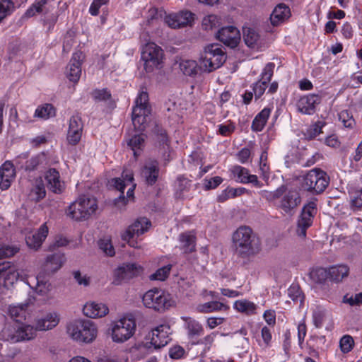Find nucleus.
Returning <instances> with one entry per match:
<instances>
[{"mask_svg":"<svg viewBox=\"0 0 362 362\" xmlns=\"http://www.w3.org/2000/svg\"><path fill=\"white\" fill-rule=\"evenodd\" d=\"M145 136L143 134L134 135L128 141V146L134 153V157H137V151L140 150L144 145Z\"/></svg>","mask_w":362,"mask_h":362,"instance_id":"603ef678","label":"nucleus"},{"mask_svg":"<svg viewBox=\"0 0 362 362\" xmlns=\"http://www.w3.org/2000/svg\"><path fill=\"white\" fill-rule=\"evenodd\" d=\"M317 214V199H311L305 204L298 221L296 229L297 235L300 238H305L307 229L312 225L313 219Z\"/></svg>","mask_w":362,"mask_h":362,"instance_id":"ddd939ff","label":"nucleus"},{"mask_svg":"<svg viewBox=\"0 0 362 362\" xmlns=\"http://www.w3.org/2000/svg\"><path fill=\"white\" fill-rule=\"evenodd\" d=\"M66 258L64 254L57 252L48 255L43 264V272L46 274H52L58 271L65 263Z\"/></svg>","mask_w":362,"mask_h":362,"instance_id":"a878e982","label":"nucleus"},{"mask_svg":"<svg viewBox=\"0 0 362 362\" xmlns=\"http://www.w3.org/2000/svg\"><path fill=\"white\" fill-rule=\"evenodd\" d=\"M231 248L238 257L248 259L260 252L261 241L250 227L241 226L232 234Z\"/></svg>","mask_w":362,"mask_h":362,"instance_id":"f257e3e1","label":"nucleus"},{"mask_svg":"<svg viewBox=\"0 0 362 362\" xmlns=\"http://www.w3.org/2000/svg\"><path fill=\"white\" fill-rule=\"evenodd\" d=\"M100 249L107 256L112 257L115 252L110 240L107 238L100 239L98 242Z\"/></svg>","mask_w":362,"mask_h":362,"instance_id":"e2e57ef3","label":"nucleus"},{"mask_svg":"<svg viewBox=\"0 0 362 362\" xmlns=\"http://www.w3.org/2000/svg\"><path fill=\"white\" fill-rule=\"evenodd\" d=\"M142 110L140 107H134L132 110V123L134 128L139 132L145 129L146 117L149 115L143 114Z\"/></svg>","mask_w":362,"mask_h":362,"instance_id":"ea45409f","label":"nucleus"},{"mask_svg":"<svg viewBox=\"0 0 362 362\" xmlns=\"http://www.w3.org/2000/svg\"><path fill=\"white\" fill-rule=\"evenodd\" d=\"M191 187V181L183 176H179L176 181V197L184 199L187 197L186 193L189 192Z\"/></svg>","mask_w":362,"mask_h":362,"instance_id":"37998d69","label":"nucleus"},{"mask_svg":"<svg viewBox=\"0 0 362 362\" xmlns=\"http://www.w3.org/2000/svg\"><path fill=\"white\" fill-rule=\"evenodd\" d=\"M233 308L240 313L247 315H252L257 313V305L253 302L243 299L236 300L233 304Z\"/></svg>","mask_w":362,"mask_h":362,"instance_id":"4c0bfd02","label":"nucleus"},{"mask_svg":"<svg viewBox=\"0 0 362 362\" xmlns=\"http://www.w3.org/2000/svg\"><path fill=\"white\" fill-rule=\"evenodd\" d=\"M143 272V267L136 263L122 264L114 271V283L121 284L138 276Z\"/></svg>","mask_w":362,"mask_h":362,"instance_id":"2eb2a0df","label":"nucleus"},{"mask_svg":"<svg viewBox=\"0 0 362 362\" xmlns=\"http://www.w3.org/2000/svg\"><path fill=\"white\" fill-rule=\"evenodd\" d=\"M329 279L339 282L346 277L349 273V268L344 264L334 266L329 268Z\"/></svg>","mask_w":362,"mask_h":362,"instance_id":"a19ab883","label":"nucleus"},{"mask_svg":"<svg viewBox=\"0 0 362 362\" xmlns=\"http://www.w3.org/2000/svg\"><path fill=\"white\" fill-rule=\"evenodd\" d=\"M221 24L220 17L215 14H209L203 18L202 28L206 31L214 30L218 29Z\"/></svg>","mask_w":362,"mask_h":362,"instance_id":"79ce46f5","label":"nucleus"},{"mask_svg":"<svg viewBox=\"0 0 362 362\" xmlns=\"http://www.w3.org/2000/svg\"><path fill=\"white\" fill-rule=\"evenodd\" d=\"M231 172L236 181L240 183L247 184L252 183L254 186L260 188L262 187L261 183L255 175L249 173V170L240 165H235L231 169Z\"/></svg>","mask_w":362,"mask_h":362,"instance_id":"4be33fe9","label":"nucleus"},{"mask_svg":"<svg viewBox=\"0 0 362 362\" xmlns=\"http://www.w3.org/2000/svg\"><path fill=\"white\" fill-rule=\"evenodd\" d=\"M288 296L292 300L299 301L300 305L303 302L304 296L298 285L292 284L290 286L288 289Z\"/></svg>","mask_w":362,"mask_h":362,"instance_id":"13d9d810","label":"nucleus"},{"mask_svg":"<svg viewBox=\"0 0 362 362\" xmlns=\"http://www.w3.org/2000/svg\"><path fill=\"white\" fill-rule=\"evenodd\" d=\"M59 322V315L55 312L45 314L35 320V329L46 331L55 327Z\"/></svg>","mask_w":362,"mask_h":362,"instance_id":"c85d7f7f","label":"nucleus"},{"mask_svg":"<svg viewBox=\"0 0 362 362\" xmlns=\"http://www.w3.org/2000/svg\"><path fill=\"white\" fill-rule=\"evenodd\" d=\"M331 320L328 310L321 306H316L313 311V322L316 328H321L327 320Z\"/></svg>","mask_w":362,"mask_h":362,"instance_id":"c9c22d12","label":"nucleus"},{"mask_svg":"<svg viewBox=\"0 0 362 362\" xmlns=\"http://www.w3.org/2000/svg\"><path fill=\"white\" fill-rule=\"evenodd\" d=\"M151 221L145 217L137 218L127 230L122 234V238L133 247H136V243L133 240L134 237H139L146 232L151 227Z\"/></svg>","mask_w":362,"mask_h":362,"instance_id":"4468645a","label":"nucleus"},{"mask_svg":"<svg viewBox=\"0 0 362 362\" xmlns=\"http://www.w3.org/2000/svg\"><path fill=\"white\" fill-rule=\"evenodd\" d=\"M194 20V14L189 11H182L177 13L167 16L165 22L172 28H180L192 25Z\"/></svg>","mask_w":362,"mask_h":362,"instance_id":"f3484780","label":"nucleus"},{"mask_svg":"<svg viewBox=\"0 0 362 362\" xmlns=\"http://www.w3.org/2000/svg\"><path fill=\"white\" fill-rule=\"evenodd\" d=\"M322 96L319 94H308L301 97L296 103L298 110L305 115H313L315 107L321 103Z\"/></svg>","mask_w":362,"mask_h":362,"instance_id":"6ab92c4d","label":"nucleus"},{"mask_svg":"<svg viewBox=\"0 0 362 362\" xmlns=\"http://www.w3.org/2000/svg\"><path fill=\"white\" fill-rule=\"evenodd\" d=\"M272 112V108L264 107L258 113L252 121L251 128L254 132H261L265 124Z\"/></svg>","mask_w":362,"mask_h":362,"instance_id":"e433bc0d","label":"nucleus"},{"mask_svg":"<svg viewBox=\"0 0 362 362\" xmlns=\"http://www.w3.org/2000/svg\"><path fill=\"white\" fill-rule=\"evenodd\" d=\"M91 95L93 98L97 102H105L111 98V93L106 88L101 90L96 89L92 92Z\"/></svg>","mask_w":362,"mask_h":362,"instance_id":"0e129e2a","label":"nucleus"},{"mask_svg":"<svg viewBox=\"0 0 362 362\" xmlns=\"http://www.w3.org/2000/svg\"><path fill=\"white\" fill-rule=\"evenodd\" d=\"M354 344V339L351 336L342 337L339 341L341 351L344 354L349 353L353 349Z\"/></svg>","mask_w":362,"mask_h":362,"instance_id":"69168bd1","label":"nucleus"},{"mask_svg":"<svg viewBox=\"0 0 362 362\" xmlns=\"http://www.w3.org/2000/svg\"><path fill=\"white\" fill-rule=\"evenodd\" d=\"M16 177L13 164L6 161L0 167V188L1 190L8 189Z\"/></svg>","mask_w":362,"mask_h":362,"instance_id":"393cba45","label":"nucleus"},{"mask_svg":"<svg viewBox=\"0 0 362 362\" xmlns=\"http://www.w3.org/2000/svg\"><path fill=\"white\" fill-rule=\"evenodd\" d=\"M46 195V189L42 177H37L33 180L28 194L29 198L37 202L44 199Z\"/></svg>","mask_w":362,"mask_h":362,"instance_id":"473e14b6","label":"nucleus"},{"mask_svg":"<svg viewBox=\"0 0 362 362\" xmlns=\"http://www.w3.org/2000/svg\"><path fill=\"white\" fill-rule=\"evenodd\" d=\"M325 124L324 121H317L306 129L305 136L309 139L316 137L322 133V129Z\"/></svg>","mask_w":362,"mask_h":362,"instance_id":"864d4df0","label":"nucleus"},{"mask_svg":"<svg viewBox=\"0 0 362 362\" xmlns=\"http://www.w3.org/2000/svg\"><path fill=\"white\" fill-rule=\"evenodd\" d=\"M135 329L136 323L132 318L122 317L115 320L111 325L112 339L116 343H123L133 336Z\"/></svg>","mask_w":362,"mask_h":362,"instance_id":"0eeeda50","label":"nucleus"},{"mask_svg":"<svg viewBox=\"0 0 362 362\" xmlns=\"http://www.w3.org/2000/svg\"><path fill=\"white\" fill-rule=\"evenodd\" d=\"M34 115L40 119H47L55 115V109L52 105L47 103L39 106L35 110Z\"/></svg>","mask_w":362,"mask_h":362,"instance_id":"a18cd8bd","label":"nucleus"},{"mask_svg":"<svg viewBox=\"0 0 362 362\" xmlns=\"http://www.w3.org/2000/svg\"><path fill=\"white\" fill-rule=\"evenodd\" d=\"M329 182V177L325 171L314 168L305 175L303 187L309 192L320 194L325 191Z\"/></svg>","mask_w":362,"mask_h":362,"instance_id":"6e6552de","label":"nucleus"},{"mask_svg":"<svg viewBox=\"0 0 362 362\" xmlns=\"http://www.w3.org/2000/svg\"><path fill=\"white\" fill-rule=\"evenodd\" d=\"M291 16L288 6L284 4H278L270 15V21L272 25L278 26L284 23Z\"/></svg>","mask_w":362,"mask_h":362,"instance_id":"7c9ffc66","label":"nucleus"},{"mask_svg":"<svg viewBox=\"0 0 362 362\" xmlns=\"http://www.w3.org/2000/svg\"><path fill=\"white\" fill-rule=\"evenodd\" d=\"M26 308L27 305L25 304L10 305L8 314L13 320L20 322L25 317Z\"/></svg>","mask_w":362,"mask_h":362,"instance_id":"c03bdc74","label":"nucleus"},{"mask_svg":"<svg viewBox=\"0 0 362 362\" xmlns=\"http://www.w3.org/2000/svg\"><path fill=\"white\" fill-rule=\"evenodd\" d=\"M159 175V166L156 160L146 162L141 171V176L148 185H154Z\"/></svg>","mask_w":362,"mask_h":362,"instance_id":"bb28decb","label":"nucleus"},{"mask_svg":"<svg viewBox=\"0 0 362 362\" xmlns=\"http://www.w3.org/2000/svg\"><path fill=\"white\" fill-rule=\"evenodd\" d=\"M171 265L168 264L161 268H159L155 273L150 276L151 280L164 281L170 274Z\"/></svg>","mask_w":362,"mask_h":362,"instance_id":"052dcab7","label":"nucleus"},{"mask_svg":"<svg viewBox=\"0 0 362 362\" xmlns=\"http://www.w3.org/2000/svg\"><path fill=\"white\" fill-rule=\"evenodd\" d=\"M351 207L353 210L362 209V189L355 192L351 196Z\"/></svg>","mask_w":362,"mask_h":362,"instance_id":"338daca9","label":"nucleus"},{"mask_svg":"<svg viewBox=\"0 0 362 362\" xmlns=\"http://www.w3.org/2000/svg\"><path fill=\"white\" fill-rule=\"evenodd\" d=\"M285 192L286 186L281 185L274 191L262 190L259 194L268 202H274V200L281 198Z\"/></svg>","mask_w":362,"mask_h":362,"instance_id":"09e8293b","label":"nucleus"},{"mask_svg":"<svg viewBox=\"0 0 362 362\" xmlns=\"http://www.w3.org/2000/svg\"><path fill=\"white\" fill-rule=\"evenodd\" d=\"M98 209L95 198L89 196L79 197L66 209V215L76 221L88 219Z\"/></svg>","mask_w":362,"mask_h":362,"instance_id":"7ed1b4c3","label":"nucleus"},{"mask_svg":"<svg viewBox=\"0 0 362 362\" xmlns=\"http://www.w3.org/2000/svg\"><path fill=\"white\" fill-rule=\"evenodd\" d=\"M13 10V3L11 0L0 1V23Z\"/></svg>","mask_w":362,"mask_h":362,"instance_id":"bf43d9fd","label":"nucleus"},{"mask_svg":"<svg viewBox=\"0 0 362 362\" xmlns=\"http://www.w3.org/2000/svg\"><path fill=\"white\" fill-rule=\"evenodd\" d=\"M136 105L134 107H140L143 111V114H150V108L148 106V95L146 91H141L136 98Z\"/></svg>","mask_w":362,"mask_h":362,"instance_id":"3c124183","label":"nucleus"},{"mask_svg":"<svg viewBox=\"0 0 362 362\" xmlns=\"http://www.w3.org/2000/svg\"><path fill=\"white\" fill-rule=\"evenodd\" d=\"M35 327L29 325H22L16 328L4 327L0 332V339L17 343L25 340H30L35 337Z\"/></svg>","mask_w":362,"mask_h":362,"instance_id":"1a4fd4ad","label":"nucleus"},{"mask_svg":"<svg viewBox=\"0 0 362 362\" xmlns=\"http://www.w3.org/2000/svg\"><path fill=\"white\" fill-rule=\"evenodd\" d=\"M281 197L278 207L287 214H292L301 202L299 192L296 189L287 190L286 187L285 193Z\"/></svg>","mask_w":362,"mask_h":362,"instance_id":"dca6fc26","label":"nucleus"},{"mask_svg":"<svg viewBox=\"0 0 362 362\" xmlns=\"http://www.w3.org/2000/svg\"><path fill=\"white\" fill-rule=\"evenodd\" d=\"M45 178L47 183V187L55 194L62 193L65 184L61 179L60 174L55 168H49L45 175Z\"/></svg>","mask_w":362,"mask_h":362,"instance_id":"5701e85b","label":"nucleus"},{"mask_svg":"<svg viewBox=\"0 0 362 362\" xmlns=\"http://www.w3.org/2000/svg\"><path fill=\"white\" fill-rule=\"evenodd\" d=\"M83 123L81 117L76 114L71 117L67 132V141L69 144H77L81 138Z\"/></svg>","mask_w":362,"mask_h":362,"instance_id":"412c9836","label":"nucleus"},{"mask_svg":"<svg viewBox=\"0 0 362 362\" xmlns=\"http://www.w3.org/2000/svg\"><path fill=\"white\" fill-rule=\"evenodd\" d=\"M339 119L346 128L353 129L355 125L353 115L346 110H342L339 113Z\"/></svg>","mask_w":362,"mask_h":362,"instance_id":"4d7b16f0","label":"nucleus"},{"mask_svg":"<svg viewBox=\"0 0 362 362\" xmlns=\"http://www.w3.org/2000/svg\"><path fill=\"white\" fill-rule=\"evenodd\" d=\"M83 54L80 52L73 54L70 62L66 68V76L72 82L76 83L81 74V60Z\"/></svg>","mask_w":362,"mask_h":362,"instance_id":"b1692460","label":"nucleus"},{"mask_svg":"<svg viewBox=\"0 0 362 362\" xmlns=\"http://www.w3.org/2000/svg\"><path fill=\"white\" fill-rule=\"evenodd\" d=\"M16 165L26 172L40 170L49 165V159L45 153L41 152L28 158V153H23L14 160Z\"/></svg>","mask_w":362,"mask_h":362,"instance_id":"9d476101","label":"nucleus"},{"mask_svg":"<svg viewBox=\"0 0 362 362\" xmlns=\"http://www.w3.org/2000/svg\"><path fill=\"white\" fill-rule=\"evenodd\" d=\"M216 36L218 40L230 47H236L240 40L239 30L233 25L223 27L218 30Z\"/></svg>","mask_w":362,"mask_h":362,"instance_id":"a211bd4d","label":"nucleus"},{"mask_svg":"<svg viewBox=\"0 0 362 362\" xmlns=\"http://www.w3.org/2000/svg\"><path fill=\"white\" fill-rule=\"evenodd\" d=\"M111 183L122 194L115 200V205L117 208L122 209L129 201L134 200L136 184L134 183V175L131 170H124L122 177L112 179Z\"/></svg>","mask_w":362,"mask_h":362,"instance_id":"f03ea898","label":"nucleus"},{"mask_svg":"<svg viewBox=\"0 0 362 362\" xmlns=\"http://www.w3.org/2000/svg\"><path fill=\"white\" fill-rule=\"evenodd\" d=\"M35 291L40 295H45L49 290L50 284L45 279L44 274H39L35 278Z\"/></svg>","mask_w":362,"mask_h":362,"instance_id":"6e6d98bb","label":"nucleus"},{"mask_svg":"<svg viewBox=\"0 0 362 362\" xmlns=\"http://www.w3.org/2000/svg\"><path fill=\"white\" fill-rule=\"evenodd\" d=\"M226 59V52L220 45H209L201 57L199 69L205 72H212L220 68Z\"/></svg>","mask_w":362,"mask_h":362,"instance_id":"20e7f679","label":"nucleus"},{"mask_svg":"<svg viewBox=\"0 0 362 362\" xmlns=\"http://www.w3.org/2000/svg\"><path fill=\"white\" fill-rule=\"evenodd\" d=\"M83 313L90 318H99L107 315L109 308L103 303L88 302L83 306Z\"/></svg>","mask_w":362,"mask_h":362,"instance_id":"cd10ccee","label":"nucleus"},{"mask_svg":"<svg viewBox=\"0 0 362 362\" xmlns=\"http://www.w3.org/2000/svg\"><path fill=\"white\" fill-rule=\"evenodd\" d=\"M67 332L75 341L90 343L96 338L98 330L92 321L81 320L70 324Z\"/></svg>","mask_w":362,"mask_h":362,"instance_id":"423d86ee","label":"nucleus"},{"mask_svg":"<svg viewBox=\"0 0 362 362\" xmlns=\"http://www.w3.org/2000/svg\"><path fill=\"white\" fill-rule=\"evenodd\" d=\"M181 250L186 254L196 250V237L191 232L181 233L179 236Z\"/></svg>","mask_w":362,"mask_h":362,"instance_id":"72a5a7b5","label":"nucleus"},{"mask_svg":"<svg viewBox=\"0 0 362 362\" xmlns=\"http://www.w3.org/2000/svg\"><path fill=\"white\" fill-rule=\"evenodd\" d=\"M170 327L168 324H162L151 330L146 337L145 346L148 349H159L170 341Z\"/></svg>","mask_w":362,"mask_h":362,"instance_id":"f8f14e48","label":"nucleus"},{"mask_svg":"<svg viewBox=\"0 0 362 362\" xmlns=\"http://www.w3.org/2000/svg\"><path fill=\"white\" fill-rule=\"evenodd\" d=\"M142 302L146 308L158 312H163L174 305L170 294L158 288L146 291L143 296Z\"/></svg>","mask_w":362,"mask_h":362,"instance_id":"39448f33","label":"nucleus"},{"mask_svg":"<svg viewBox=\"0 0 362 362\" xmlns=\"http://www.w3.org/2000/svg\"><path fill=\"white\" fill-rule=\"evenodd\" d=\"M48 2L49 0H35V2L26 10L23 18H29L35 16L36 13H41L43 12L47 13L49 12V8L46 7Z\"/></svg>","mask_w":362,"mask_h":362,"instance_id":"f704fd0d","label":"nucleus"},{"mask_svg":"<svg viewBox=\"0 0 362 362\" xmlns=\"http://www.w3.org/2000/svg\"><path fill=\"white\" fill-rule=\"evenodd\" d=\"M229 306L218 301H210L200 304L197 306V310L201 313H209L221 310H227Z\"/></svg>","mask_w":362,"mask_h":362,"instance_id":"58836bf2","label":"nucleus"},{"mask_svg":"<svg viewBox=\"0 0 362 362\" xmlns=\"http://www.w3.org/2000/svg\"><path fill=\"white\" fill-rule=\"evenodd\" d=\"M19 250L18 247L14 245H0V259L13 257L18 252Z\"/></svg>","mask_w":362,"mask_h":362,"instance_id":"680f3d73","label":"nucleus"},{"mask_svg":"<svg viewBox=\"0 0 362 362\" xmlns=\"http://www.w3.org/2000/svg\"><path fill=\"white\" fill-rule=\"evenodd\" d=\"M274 66V63H268L261 74V79L254 83L252 90L256 100L264 94L267 83L271 81L273 76Z\"/></svg>","mask_w":362,"mask_h":362,"instance_id":"aec40b11","label":"nucleus"},{"mask_svg":"<svg viewBox=\"0 0 362 362\" xmlns=\"http://www.w3.org/2000/svg\"><path fill=\"white\" fill-rule=\"evenodd\" d=\"M181 319L185 323V326L187 330V335L189 339H192L204 334L202 325L196 320L187 316H182Z\"/></svg>","mask_w":362,"mask_h":362,"instance_id":"2f4dec72","label":"nucleus"},{"mask_svg":"<svg viewBox=\"0 0 362 362\" xmlns=\"http://www.w3.org/2000/svg\"><path fill=\"white\" fill-rule=\"evenodd\" d=\"M180 69L187 76H193L197 74L198 65L194 60H182L180 63Z\"/></svg>","mask_w":362,"mask_h":362,"instance_id":"de8ad7c7","label":"nucleus"},{"mask_svg":"<svg viewBox=\"0 0 362 362\" xmlns=\"http://www.w3.org/2000/svg\"><path fill=\"white\" fill-rule=\"evenodd\" d=\"M48 234V228L46 223H43L38 230L31 235L26 236L27 245L32 249L37 250L42 245Z\"/></svg>","mask_w":362,"mask_h":362,"instance_id":"c756f323","label":"nucleus"},{"mask_svg":"<svg viewBox=\"0 0 362 362\" xmlns=\"http://www.w3.org/2000/svg\"><path fill=\"white\" fill-rule=\"evenodd\" d=\"M141 59L146 72H152L163 62V51L154 42L147 43L143 48Z\"/></svg>","mask_w":362,"mask_h":362,"instance_id":"9b49d317","label":"nucleus"},{"mask_svg":"<svg viewBox=\"0 0 362 362\" xmlns=\"http://www.w3.org/2000/svg\"><path fill=\"white\" fill-rule=\"evenodd\" d=\"M58 16L56 14H51L47 16H45L42 18V22L45 28L50 31L54 28V25L57 21Z\"/></svg>","mask_w":362,"mask_h":362,"instance_id":"774afa93","label":"nucleus"},{"mask_svg":"<svg viewBox=\"0 0 362 362\" xmlns=\"http://www.w3.org/2000/svg\"><path fill=\"white\" fill-rule=\"evenodd\" d=\"M6 268L2 273V277L4 278L5 283L13 284L19 278V272L14 267H11L9 262L4 263Z\"/></svg>","mask_w":362,"mask_h":362,"instance_id":"49530a36","label":"nucleus"},{"mask_svg":"<svg viewBox=\"0 0 362 362\" xmlns=\"http://www.w3.org/2000/svg\"><path fill=\"white\" fill-rule=\"evenodd\" d=\"M310 275L313 281L317 284H322L327 279H329V269L317 268L312 270Z\"/></svg>","mask_w":362,"mask_h":362,"instance_id":"8fccbe9b","label":"nucleus"},{"mask_svg":"<svg viewBox=\"0 0 362 362\" xmlns=\"http://www.w3.org/2000/svg\"><path fill=\"white\" fill-rule=\"evenodd\" d=\"M243 38L245 44L252 47L259 40L258 33L252 28H243Z\"/></svg>","mask_w":362,"mask_h":362,"instance_id":"5fc2aeb1","label":"nucleus"}]
</instances>
